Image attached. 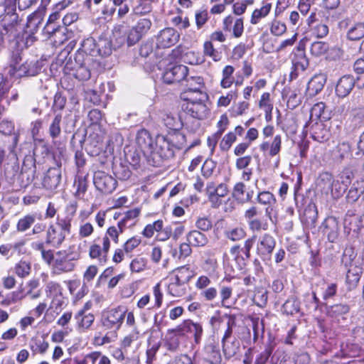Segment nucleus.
<instances>
[{
  "mask_svg": "<svg viewBox=\"0 0 364 364\" xmlns=\"http://www.w3.org/2000/svg\"><path fill=\"white\" fill-rule=\"evenodd\" d=\"M282 310L287 315H294L300 311V302L296 296H290L282 305Z\"/></svg>",
  "mask_w": 364,
  "mask_h": 364,
  "instance_id": "obj_36",
  "label": "nucleus"
},
{
  "mask_svg": "<svg viewBox=\"0 0 364 364\" xmlns=\"http://www.w3.org/2000/svg\"><path fill=\"white\" fill-rule=\"evenodd\" d=\"M96 46L97 51V56L105 57L112 53V41L105 37H100L96 41Z\"/></svg>",
  "mask_w": 364,
  "mask_h": 364,
  "instance_id": "obj_34",
  "label": "nucleus"
},
{
  "mask_svg": "<svg viewBox=\"0 0 364 364\" xmlns=\"http://www.w3.org/2000/svg\"><path fill=\"white\" fill-rule=\"evenodd\" d=\"M165 136L168 139L169 144H171V147L174 152L176 150H181L183 149L186 145V136L179 132H175L174 133L169 134Z\"/></svg>",
  "mask_w": 364,
  "mask_h": 364,
  "instance_id": "obj_30",
  "label": "nucleus"
},
{
  "mask_svg": "<svg viewBox=\"0 0 364 364\" xmlns=\"http://www.w3.org/2000/svg\"><path fill=\"white\" fill-rule=\"evenodd\" d=\"M356 252L352 247H346L343 253L342 263L346 267L358 265L355 262Z\"/></svg>",
  "mask_w": 364,
  "mask_h": 364,
  "instance_id": "obj_50",
  "label": "nucleus"
},
{
  "mask_svg": "<svg viewBox=\"0 0 364 364\" xmlns=\"http://www.w3.org/2000/svg\"><path fill=\"white\" fill-rule=\"evenodd\" d=\"M180 34L172 28L161 30L156 36V46L159 48H170L179 40Z\"/></svg>",
  "mask_w": 364,
  "mask_h": 364,
  "instance_id": "obj_13",
  "label": "nucleus"
},
{
  "mask_svg": "<svg viewBox=\"0 0 364 364\" xmlns=\"http://www.w3.org/2000/svg\"><path fill=\"white\" fill-rule=\"evenodd\" d=\"M188 74V67L183 65H173L166 68L163 80L166 84L181 83Z\"/></svg>",
  "mask_w": 364,
  "mask_h": 364,
  "instance_id": "obj_9",
  "label": "nucleus"
},
{
  "mask_svg": "<svg viewBox=\"0 0 364 364\" xmlns=\"http://www.w3.org/2000/svg\"><path fill=\"white\" fill-rule=\"evenodd\" d=\"M208 97L206 93H200L198 102H184L181 105L183 116L188 120L189 118L200 120L206 117L209 113V109L205 104Z\"/></svg>",
  "mask_w": 364,
  "mask_h": 364,
  "instance_id": "obj_4",
  "label": "nucleus"
},
{
  "mask_svg": "<svg viewBox=\"0 0 364 364\" xmlns=\"http://www.w3.org/2000/svg\"><path fill=\"white\" fill-rule=\"evenodd\" d=\"M333 154L336 160L339 162L348 159L351 155L350 144L345 141L339 143L333 150Z\"/></svg>",
  "mask_w": 364,
  "mask_h": 364,
  "instance_id": "obj_35",
  "label": "nucleus"
},
{
  "mask_svg": "<svg viewBox=\"0 0 364 364\" xmlns=\"http://www.w3.org/2000/svg\"><path fill=\"white\" fill-rule=\"evenodd\" d=\"M257 201L261 205H267L265 213L268 218H271L272 206L276 203L274 196L269 191H261L257 194Z\"/></svg>",
  "mask_w": 364,
  "mask_h": 364,
  "instance_id": "obj_25",
  "label": "nucleus"
},
{
  "mask_svg": "<svg viewBox=\"0 0 364 364\" xmlns=\"http://www.w3.org/2000/svg\"><path fill=\"white\" fill-rule=\"evenodd\" d=\"M146 265V259L141 257L134 258L130 264V269L133 272H140L143 271Z\"/></svg>",
  "mask_w": 364,
  "mask_h": 364,
  "instance_id": "obj_64",
  "label": "nucleus"
},
{
  "mask_svg": "<svg viewBox=\"0 0 364 364\" xmlns=\"http://www.w3.org/2000/svg\"><path fill=\"white\" fill-rule=\"evenodd\" d=\"M127 164L129 163L134 169L140 166L141 157L139 153L136 151H129L126 154Z\"/></svg>",
  "mask_w": 364,
  "mask_h": 364,
  "instance_id": "obj_62",
  "label": "nucleus"
},
{
  "mask_svg": "<svg viewBox=\"0 0 364 364\" xmlns=\"http://www.w3.org/2000/svg\"><path fill=\"white\" fill-rule=\"evenodd\" d=\"M61 120L62 114L60 113H57L49 126L48 133L53 139L58 138L61 134Z\"/></svg>",
  "mask_w": 364,
  "mask_h": 364,
  "instance_id": "obj_47",
  "label": "nucleus"
},
{
  "mask_svg": "<svg viewBox=\"0 0 364 364\" xmlns=\"http://www.w3.org/2000/svg\"><path fill=\"white\" fill-rule=\"evenodd\" d=\"M38 72V68L35 64L28 63L27 62L20 64L13 70V74L18 77L23 76H34Z\"/></svg>",
  "mask_w": 364,
  "mask_h": 364,
  "instance_id": "obj_31",
  "label": "nucleus"
},
{
  "mask_svg": "<svg viewBox=\"0 0 364 364\" xmlns=\"http://www.w3.org/2000/svg\"><path fill=\"white\" fill-rule=\"evenodd\" d=\"M113 173L115 177L122 181H126L129 179L132 175L127 162L114 163L112 166Z\"/></svg>",
  "mask_w": 364,
  "mask_h": 364,
  "instance_id": "obj_33",
  "label": "nucleus"
},
{
  "mask_svg": "<svg viewBox=\"0 0 364 364\" xmlns=\"http://www.w3.org/2000/svg\"><path fill=\"white\" fill-rule=\"evenodd\" d=\"M355 80L353 76L345 75L342 76L337 82L336 86V93L339 97L348 96L355 86Z\"/></svg>",
  "mask_w": 364,
  "mask_h": 364,
  "instance_id": "obj_19",
  "label": "nucleus"
},
{
  "mask_svg": "<svg viewBox=\"0 0 364 364\" xmlns=\"http://www.w3.org/2000/svg\"><path fill=\"white\" fill-rule=\"evenodd\" d=\"M75 66L82 65H88V64H95L94 59L86 54L84 51H82L80 48H78L75 55Z\"/></svg>",
  "mask_w": 364,
  "mask_h": 364,
  "instance_id": "obj_51",
  "label": "nucleus"
},
{
  "mask_svg": "<svg viewBox=\"0 0 364 364\" xmlns=\"http://www.w3.org/2000/svg\"><path fill=\"white\" fill-rule=\"evenodd\" d=\"M222 349L225 358L229 360L237 356L240 351V342L232 336V325L227 323V328L222 338Z\"/></svg>",
  "mask_w": 364,
  "mask_h": 364,
  "instance_id": "obj_5",
  "label": "nucleus"
},
{
  "mask_svg": "<svg viewBox=\"0 0 364 364\" xmlns=\"http://www.w3.org/2000/svg\"><path fill=\"white\" fill-rule=\"evenodd\" d=\"M163 119L166 127L174 131L179 129L181 127H186L188 129L196 132L200 127V123L198 121H193L192 124H190V122L182 112L179 114L178 119L166 114Z\"/></svg>",
  "mask_w": 364,
  "mask_h": 364,
  "instance_id": "obj_10",
  "label": "nucleus"
},
{
  "mask_svg": "<svg viewBox=\"0 0 364 364\" xmlns=\"http://www.w3.org/2000/svg\"><path fill=\"white\" fill-rule=\"evenodd\" d=\"M170 283L168 286V291L173 296H182L186 294V284L185 283H182L175 277H172L170 278Z\"/></svg>",
  "mask_w": 364,
  "mask_h": 364,
  "instance_id": "obj_32",
  "label": "nucleus"
},
{
  "mask_svg": "<svg viewBox=\"0 0 364 364\" xmlns=\"http://www.w3.org/2000/svg\"><path fill=\"white\" fill-rule=\"evenodd\" d=\"M66 30L65 28H60V26L55 25V23H48L43 28V32L48 35L49 37L54 36L57 38V36L60 34H64V31Z\"/></svg>",
  "mask_w": 364,
  "mask_h": 364,
  "instance_id": "obj_57",
  "label": "nucleus"
},
{
  "mask_svg": "<svg viewBox=\"0 0 364 364\" xmlns=\"http://www.w3.org/2000/svg\"><path fill=\"white\" fill-rule=\"evenodd\" d=\"M206 359L210 364H221L222 356L218 345L214 341H209L204 347Z\"/></svg>",
  "mask_w": 364,
  "mask_h": 364,
  "instance_id": "obj_21",
  "label": "nucleus"
},
{
  "mask_svg": "<svg viewBox=\"0 0 364 364\" xmlns=\"http://www.w3.org/2000/svg\"><path fill=\"white\" fill-rule=\"evenodd\" d=\"M267 291L262 289L257 291L253 297V302L260 308L266 306L268 301Z\"/></svg>",
  "mask_w": 364,
  "mask_h": 364,
  "instance_id": "obj_54",
  "label": "nucleus"
},
{
  "mask_svg": "<svg viewBox=\"0 0 364 364\" xmlns=\"http://www.w3.org/2000/svg\"><path fill=\"white\" fill-rule=\"evenodd\" d=\"M347 268L346 283L348 290L351 291L358 286L363 273V268L360 265L350 266Z\"/></svg>",
  "mask_w": 364,
  "mask_h": 364,
  "instance_id": "obj_20",
  "label": "nucleus"
},
{
  "mask_svg": "<svg viewBox=\"0 0 364 364\" xmlns=\"http://www.w3.org/2000/svg\"><path fill=\"white\" fill-rule=\"evenodd\" d=\"M36 220V214H27L21 218L16 225L18 232H23L31 228Z\"/></svg>",
  "mask_w": 364,
  "mask_h": 364,
  "instance_id": "obj_41",
  "label": "nucleus"
},
{
  "mask_svg": "<svg viewBox=\"0 0 364 364\" xmlns=\"http://www.w3.org/2000/svg\"><path fill=\"white\" fill-rule=\"evenodd\" d=\"M94 64L77 65L73 68L74 76L79 80H87L91 77V68Z\"/></svg>",
  "mask_w": 364,
  "mask_h": 364,
  "instance_id": "obj_43",
  "label": "nucleus"
},
{
  "mask_svg": "<svg viewBox=\"0 0 364 364\" xmlns=\"http://www.w3.org/2000/svg\"><path fill=\"white\" fill-rule=\"evenodd\" d=\"M62 179L61 166L48 169L43 178L42 185L48 191H55L60 185Z\"/></svg>",
  "mask_w": 364,
  "mask_h": 364,
  "instance_id": "obj_12",
  "label": "nucleus"
},
{
  "mask_svg": "<svg viewBox=\"0 0 364 364\" xmlns=\"http://www.w3.org/2000/svg\"><path fill=\"white\" fill-rule=\"evenodd\" d=\"M235 68L232 65H226L222 71V80L220 81V86L223 88H229L234 83L233 73Z\"/></svg>",
  "mask_w": 364,
  "mask_h": 364,
  "instance_id": "obj_42",
  "label": "nucleus"
},
{
  "mask_svg": "<svg viewBox=\"0 0 364 364\" xmlns=\"http://www.w3.org/2000/svg\"><path fill=\"white\" fill-rule=\"evenodd\" d=\"M75 318L77 321L78 327L85 330L88 329L93 323L95 316L90 313L85 314L84 310H81L75 315Z\"/></svg>",
  "mask_w": 364,
  "mask_h": 364,
  "instance_id": "obj_40",
  "label": "nucleus"
},
{
  "mask_svg": "<svg viewBox=\"0 0 364 364\" xmlns=\"http://www.w3.org/2000/svg\"><path fill=\"white\" fill-rule=\"evenodd\" d=\"M71 231V218L57 217L55 223H51L46 230L45 243L53 248H59Z\"/></svg>",
  "mask_w": 364,
  "mask_h": 364,
  "instance_id": "obj_1",
  "label": "nucleus"
},
{
  "mask_svg": "<svg viewBox=\"0 0 364 364\" xmlns=\"http://www.w3.org/2000/svg\"><path fill=\"white\" fill-rule=\"evenodd\" d=\"M45 241L44 242H38L36 243H33L32 246L33 248L36 250H38L41 252V257L43 260L46 262L50 260L52 258L51 254L53 250H46L45 249Z\"/></svg>",
  "mask_w": 364,
  "mask_h": 364,
  "instance_id": "obj_60",
  "label": "nucleus"
},
{
  "mask_svg": "<svg viewBox=\"0 0 364 364\" xmlns=\"http://www.w3.org/2000/svg\"><path fill=\"white\" fill-rule=\"evenodd\" d=\"M350 311V306L346 304H336L330 306L327 309V314L333 318L347 314Z\"/></svg>",
  "mask_w": 364,
  "mask_h": 364,
  "instance_id": "obj_45",
  "label": "nucleus"
},
{
  "mask_svg": "<svg viewBox=\"0 0 364 364\" xmlns=\"http://www.w3.org/2000/svg\"><path fill=\"white\" fill-rule=\"evenodd\" d=\"M271 4H267L259 9H255L251 16V23L257 24L259 19L267 16L271 10Z\"/></svg>",
  "mask_w": 364,
  "mask_h": 364,
  "instance_id": "obj_52",
  "label": "nucleus"
},
{
  "mask_svg": "<svg viewBox=\"0 0 364 364\" xmlns=\"http://www.w3.org/2000/svg\"><path fill=\"white\" fill-rule=\"evenodd\" d=\"M326 82L324 75H314L308 82L306 92L309 96H315L320 92Z\"/></svg>",
  "mask_w": 364,
  "mask_h": 364,
  "instance_id": "obj_24",
  "label": "nucleus"
},
{
  "mask_svg": "<svg viewBox=\"0 0 364 364\" xmlns=\"http://www.w3.org/2000/svg\"><path fill=\"white\" fill-rule=\"evenodd\" d=\"M293 66L295 70L304 71L309 66V60L304 53L297 55L293 60Z\"/></svg>",
  "mask_w": 364,
  "mask_h": 364,
  "instance_id": "obj_59",
  "label": "nucleus"
},
{
  "mask_svg": "<svg viewBox=\"0 0 364 364\" xmlns=\"http://www.w3.org/2000/svg\"><path fill=\"white\" fill-rule=\"evenodd\" d=\"M326 105L322 102L315 104L311 109V117H316L321 122H326L331 119V114L328 109H326Z\"/></svg>",
  "mask_w": 364,
  "mask_h": 364,
  "instance_id": "obj_29",
  "label": "nucleus"
},
{
  "mask_svg": "<svg viewBox=\"0 0 364 364\" xmlns=\"http://www.w3.org/2000/svg\"><path fill=\"white\" fill-rule=\"evenodd\" d=\"M329 132L322 123L312 126V138L317 141L323 142L328 139Z\"/></svg>",
  "mask_w": 364,
  "mask_h": 364,
  "instance_id": "obj_39",
  "label": "nucleus"
},
{
  "mask_svg": "<svg viewBox=\"0 0 364 364\" xmlns=\"http://www.w3.org/2000/svg\"><path fill=\"white\" fill-rule=\"evenodd\" d=\"M93 183L99 191L105 194L112 193L117 184L114 178L102 171L94 173Z\"/></svg>",
  "mask_w": 364,
  "mask_h": 364,
  "instance_id": "obj_8",
  "label": "nucleus"
},
{
  "mask_svg": "<svg viewBox=\"0 0 364 364\" xmlns=\"http://www.w3.org/2000/svg\"><path fill=\"white\" fill-rule=\"evenodd\" d=\"M66 104V97L62 95L61 92H58L55 93L53 99V104L51 108L52 112L58 113L65 108Z\"/></svg>",
  "mask_w": 364,
  "mask_h": 364,
  "instance_id": "obj_55",
  "label": "nucleus"
},
{
  "mask_svg": "<svg viewBox=\"0 0 364 364\" xmlns=\"http://www.w3.org/2000/svg\"><path fill=\"white\" fill-rule=\"evenodd\" d=\"M80 48L89 56L93 57L97 56L96 40L93 38H87L83 40L80 43Z\"/></svg>",
  "mask_w": 364,
  "mask_h": 364,
  "instance_id": "obj_44",
  "label": "nucleus"
},
{
  "mask_svg": "<svg viewBox=\"0 0 364 364\" xmlns=\"http://www.w3.org/2000/svg\"><path fill=\"white\" fill-rule=\"evenodd\" d=\"M110 248V241L107 237H103L102 248L99 245L93 244L90 247L89 255L92 259H97L101 264L107 260V255Z\"/></svg>",
  "mask_w": 364,
  "mask_h": 364,
  "instance_id": "obj_16",
  "label": "nucleus"
},
{
  "mask_svg": "<svg viewBox=\"0 0 364 364\" xmlns=\"http://www.w3.org/2000/svg\"><path fill=\"white\" fill-rule=\"evenodd\" d=\"M74 186L77 188L76 195L77 196H83L88 187L87 176H77L75 180Z\"/></svg>",
  "mask_w": 364,
  "mask_h": 364,
  "instance_id": "obj_58",
  "label": "nucleus"
},
{
  "mask_svg": "<svg viewBox=\"0 0 364 364\" xmlns=\"http://www.w3.org/2000/svg\"><path fill=\"white\" fill-rule=\"evenodd\" d=\"M18 142V135L16 133L6 134H0V162L4 161L6 151L16 156L15 149Z\"/></svg>",
  "mask_w": 364,
  "mask_h": 364,
  "instance_id": "obj_14",
  "label": "nucleus"
},
{
  "mask_svg": "<svg viewBox=\"0 0 364 364\" xmlns=\"http://www.w3.org/2000/svg\"><path fill=\"white\" fill-rule=\"evenodd\" d=\"M103 149V144L101 138L95 134H90L88 137V142L85 149L88 154L92 156H98Z\"/></svg>",
  "mask_w": 364,
  "mask_h": 364,
  "instance_id": "obj_26",
  "label": "nucleus"
},
{
  "mask_svg": "<svg viewBox=\"0 0 364 364\" xmlns=\"http://www.w3.org/2000/svg\"><path fill=\"white\" fill-rule=\"evenodd\" d=\"M353 335L354 338L352 347L355 348L353 356H355V353L364 349V328L362 327H356L353 331Z\"/></svg>",
  "mask_w": 364,
  "mask_h": 364,
  "instance_id": "obj_37",
  "label": "nucleus"
},
{
  "mask_svg": "<svg viewBox=\"0 0 364 364\" xmlns=\"http://www.w3.org/2000/svg\"><path fill=\"white\" fill-rule=\"evenodd\" d=\"M173 276L178 281L187 284L193 277V271L187 266H183L176 270Z\"/></svg>",
  "mask_w": 364,
  "mask_h": 364,
  "instance_id": "obj_48",
  "label": "nucleus"
},
{
  "mask_svg": "<svg viewBox=\"0 0 364 364\" xmlns=\"http://www.w3.org/2000/svg\"><path fill=\"white\" fill-rule=\"evenodd\" d=\"M276 245L273 236L266 233L259 237L257 244V254L263 260H269L271 255Z\"/></svg>",
  "mask_w": 364,
  "mask_h": 364,
  "instance_id": "obj_11",
  "label": "nucleus"
},
{
  "mask_svg": "<svg viewBox=\"0 0 364 364\" xmlns=\"http://www.w3.org/2000/svg\"><path fill=\"white\" fill-rule=\"evenodd\" d=\"M186 240L193 247H200L205 246L208 242L207 236L197 230L190 231L186 235Z\"/></svg>",
  "mask_w": 364,
  "mask_h": 364,
  "instance_id": "obj_28",
  "label": "nucleus"
},
{
  "mask_svg": "<svg viewBox=\"0 0 364 364\" xmlns=\"http://www.w3.org/2000/svg\"><path fill=\"white\" fill-rule=\"evenodd\" d=\"M183 331H186V333L193 334L195 343L196 344L200 343L203 332L200 323H194L190 319L185 320L183 321Z\"/></svg>",
  "mask_w": 364,
  "mask_h": 364,
  "instance_id": "obj_27",
  "label": "nucleus"
},
{
  "mask_svg": "<svg viewBox=\"0 0 364 364\" xmlns=\"http://www.w3.org/2000/svg\"><path fill=\"white\" fill-rule=\"evenodd\" d=\"M245 235V231L242 228H235L225 232V237L234 242L243 239Z\"/></svg>",
  "mask_w": 364,
  "mask_h": 364,
  "instance_id": "obj_56",
  "label": "nucleus"
},
{
  "mask_svg": "<svg viewBox=\"0 0 364 364\" xmlns=\"http://www.w3.org/2000/svg\"><path fill=\"white\" fill-rule=\"evenodd\" d=\"M183 85L185 86L184 91H193L196 92V95L200 97V93H205L202 91L204 87L203 79L200 76H190L187 75L183 80Z\"/></svg>",
  "mask_w": 364,
  "mask_h": 364,
  "instance_id": "obj_22",
  "label": "nucleus"
},
{
  "mask_svg": "<svg viewBox=\"0 0 364 364\" xmlns=\"http://www.w3.org/2000/svg\"><path fill=\"white\" fill-rule=\"evenodd\" d=\"M318 218V212L315 205L307 206L301 217L302 223L307 228H315Z\"/></svg>",
  "mask_w": 364,
  "mask_h": 364,
  "instance_id": "obj_23",
  "label": "nucleus"
},
{
  "mask_svg": "<svg viewBox=\"0 0 364 364\" xmlns=\"http://www.w3.org/2000/svg\"><path fill=\"white\" fill-rule=\"evenodd\" d=\"M321 229L330 242L336 241L339 235V223L336 218L328 217L326 218L321 226Z\"/></svg>",
  "mask_w": 364,
  "mask_h": 364,
  "instance_id": "obj_17",
  "label": "nucleus"
},
{
  "mask_svg": "<svg viewBox=\"0 0 364 364\" xmlns=\"http://www.w3.org/2000/svg\"><path fill=\"white\" fill-rule=\"evenodd\" d=\"M175 152L166 137L164 135H157L151 151H149L146 162L151 166L159 167L164 161L173 158Z\"/></svg>",
  "mask_w": 364,
  "mask_h": 364,
  "instance_id": "obj_2",
  "label": "nucleus"
},
{
  "mask_svg": "<svg viewBox=\"0 0 364 364\" xmlns=\"http://www.w3.org/2000/svg\"><path fill=\"white\" fill-rule=\"evenodd\" d=\"M328 49V45L322 41L314 42L311 46V53L315 56H320L326 53Z\"/></svg>",
  "mask_w": 364,
  "mask_h": 364,
  "instance_id": "obj_61",
  "label": "nucleus"
},
{
  "mask_svg": "<svg viewBox=\"0 0 364 364\" xmlns=\"http://www.w3.org/2000/svg\"><path fill=\"white\" fill-rule=\"evenodd\" d=\"M323 183L328 188L331 189V193L335 198L341 197L346 191L348 186H346L339 181H333L332 176L328 173L321 174L318 181V185L321 186Z\"/></svg>",
  "mask_w": 364,
  "mask_h": 364,
  "instance_id": "obj_15",
  "label": "nucleus"
},
{
  "mask_svg": "<svg viewBox=\"0 0 364 364\" xmlns=\"http://www.w3.org/2000/svg\"><path fill=\"white\" fill-rule=\"evenodd\" d=\"M136 143L144 153L146 160H147L149 151H151L154 145L150 133L144 129H140L136 134Z\"/></svg>",
  "mask_w": 364,
  "mask_h": 364,
  "instance_id": "obj_18",
  "label": "nucleus"
},
{
  "mask_svg": "<svg viewBox=\"0 0 364 364\" xmlns=\"http://www.w3.org/2000/svg\"><path fill=\"white\" fill-rule=\"evenodd\" d=\"M29 346L33 354L37 353L44 354L49 347V343L43 336L41 338H32L29 343Z\"/></svg>",
  "mask_w": 364,
  "mask_h": 364,
  "instance_id": "obj_38",
  "label": "nucleus"
},
{
  "mask_svg": "<svg viewBox=\"0 0 364 364\" xmlns=\"http://www.w3.org/2000/svg\"><path fill=\"white\" fill-rule=\"evenodd\" d=\"M252 328H253V340L256 342L259 336H263L264 333V323L263 320L259 317L252 318Z\"/></svg>",
  "mask_w": 364,
  "mask_h": 364,
  "instance_id": "obj_53",
  "label": "nucleus"
},
{
  "mask_svg": "<svg viewBox=\"0 0 364 364\" xmlns=\"http://www.w3.org/2000/svg\"><path fill=\"white\" fill-rule=\"evenodd\" d=\"M125 313L121 309H113L103 313L101 318L102 327L106 330H118L123 323Z\"/></svg>",
  "mask_w": 364,
  "mask_h": 364,
  "instance_id": "obj_7",
  "label": "nucleus"
},
{
  "mask_svg": "<svg viewBox=\"0 0 364 364\" xmlns=\"http://www.w3.org/2000/svg\"><path fill=\"white\" fill-rule=\"evenodd\" d=\"M36 173V159L33 155L25 156L17 182L21 188L28 187L35 179Z\"/></svg>",
  "mask_w": 364,
  "mask_h": 364,
  "instance_id": "obj_6",
  "label": "nucleus"
},
{
  "mask_svg": "<svg viewBox=\"0 0 364 364\" xmlns=\"http://www.w3.org/2000/svg\"><path fill=\"white\" fill-rule=\"evenodd\" d=\"M350 41H358L364 37V23H356L351 26L347 33Z\"/></svg>",
  "mask_w": 364,
  "mask_h": 364,
  "instance_id": "obj_46",
  "label": "nucleus"
},
{
  "mask_svg": "<svg viewBox=\"0 0 364 364\" xmlns=\"http://www.w3.org/2000/svg\"><path fill=\"white\" fill-rule=\"evenodd\" d=\"M52 258L46 263L50 266L54 274L72 272L75 267V262L79 258V254L68 250H58L51 254Z\"/></svg>",
  "mask_w": 364,
  "mask_h": 364,
  "instance_id": "obj_3",
  "label": "nucleus"
},
{
  "mask_svg": "<svg viewBox=\"0 0 364 364\" xmlns=\"http://www.w3.org/2000/svg\"><path fill=\"white\" fill-rule=\"evenodd\" d=\"M237 137L233 132H229L224 136L220 143V148L223 151H228L232 144L236 141Z\"/></svg>",
  "mask_w": 364,
  "mask_h": 364,
  "instance_id": "obj_63",
  "label": "nucleus"
},
{
  "mask_svg": "<svg viewBox=\"0 0 364 364\" xmlns=\"http://www.w3.org/2000/svg\"><path fill=\"white\" fill-rule=\"evenodd\" d=\"M216 168L217 162L211 159H207L201 167L202 176L206 179L211 178L216 171Z\"/></svg>",
  "mask_w": 364,
  "mask_h": 364,
  "instance_id": "obj_49",
  "label": "nucleus"
}]
</instances>
